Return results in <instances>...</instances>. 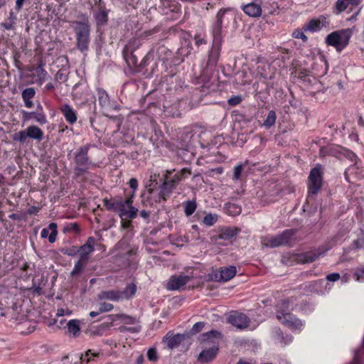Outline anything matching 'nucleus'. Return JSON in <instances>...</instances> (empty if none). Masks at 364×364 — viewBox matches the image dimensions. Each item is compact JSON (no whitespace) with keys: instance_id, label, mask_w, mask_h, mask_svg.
<instances>
[{"instance_id":"obj_12","label":"nucleus","mask_w":364,"mask_h":364,"mask_svg":"<svg viewBox=\"0 0 364 364\" xmlns=\"http://www.w3.org/2000/svg\"><path fill=\"white\" fill-rule=\"evenodd\" d=\"M152 34L150 31H141L136 33V35L129 41L126 48L128 50L133 51L139 48L142 41L146 39Z\"/></svg>"},{"instance_id":"obj_8","label":"nucleus","mask_w":364,"mask_h":364,"mask_svg":"<svg viewBox=\"0 0 364 364\" xmlns=\"http://www.w3.org/2000/svg\"><path fill=\"white\" fill-rule=\"evenodd\" d=\"M308 198L317 194L322 185V176L321 167L313 168L309 176Z\"/></svg>"},{"instance_id":"obj_48","label":"nucleus","mask_w":364,"mask_h":364,"mask_svg":"<svg viewBox=\"0 0 364 364\" xmlns=\"http://www.w3.org/2000/svg\"><path fill=\"white\" fill-rule=\"evenodd\" d=\"M27 134V129L25 131H21L18 134H16L14 139L19 141L21 142H24L27 138H28V135Z\"/></svg>"},{"instance_id":"obj_61","label":"nucleus","mask_w":364,"mask_h":364,"mask_svg":"<svg viewBox=\"0 0 364 364\" xmlns=\"http://www.w3.org/2000/svg\"><path fill=\"white\" fill-rule=\"evenodd\" d=\"M126 218H124L123 220H122V222H121L122 228L124 229L129 228L132 225L131 221L126 220Z\"/></svg>"},{"instance_id":"obj_46","label":"nucleus","mask_w":364,"mask_h":364,"mask_svg":"<svg viewBox=\"0 0 364 364\" xmlns=\"http://www.w3.org/2000/svg\"><path fill=\"white\" fill-rule=\"evenodd\" d=\"M321 255V253L318 252L317 251L310 252L306 253L305 255L306 262H311L316 260L319 256Z\"/></svg>"},{"instance_id":"obj_47","label":"nucleus","mask_w":364,"mask_h":364,"mask_svg":"<svg viewBox=\"0 0 364 364\" xmlns=\"http://www.w3.org/2000/svg\"><path fill=\"white\" fill-rule=\"evenodd\" d=\"M35 95L36 91L33 87L26 88L22 92V97L29 98L31 100L33 98Z\"/></svg>"},{"instance_id":"obj_3","label":"nucleus","mask_w":364,"mask_h":364,"mask_svg":"<svg viewBox=\"0 0 364 364\" xmlns=\"http://www.w3.org/2000/svg\"><path fill=\"white\" fill-rule=\"evenodd\" d=\"M353 33V28L333 31L326 36V43L328 46L334 47L336 50L341 51L348 46Z\"/></svg>"},{"instance_id":"obj_32","label":"nucleus","mask_w":364,"mask_h":364,"mask_svg":"<svg viewBox=\"0 0 364 364\" xmlns=\"http://www.w3.org/2000/svg\"><path fill=\"white\" fill-rule=\"evenodd\" d=\"M191 172L186 169L183 168L180 171L177 172L173 177V178H171L170 181L171 182H173L174 185L176 186V185L185 177L186 175H189Z\"/></svg>"},{"instance_id":"obj_9","label":"nucleus","mask_w":364,"mask_h":364,"mask_svg":"<svg viewBox=\"0 0 364 364\" xmlns=\"http://www.w3.org/2000/svg\"><path fill=\"white\" fill-rule=\"evenodd\" d=\"M133 195L126 200L122 198L119 199V203L122 205V208L117 209V212L119 213V215L123 220L124 218L132 219L136 217L138 209L132 205L133 203Z\"/></svg>"},{"instance_id":"obj_15","label":"nucleus","mask_w":364,"mask_h":364,"mask_svg":"<svg viewBox=\"0 0 364 364\" xmlns=\"http://www.w3.org/2000/svg\"><path fill=\"white\" fill-rule=\"evenodd\" d=\"M237 273V269L235 266L221 267L218 274H215V278L221 282H228Z\"/></svg>"},{"instance_id":"obj_60","label":"nucleus","mask_w":364,"mask_h":364,"mask_svg":"<svg viewBox=\"0 0 364 364\" xmlns=\"http://www.w3.org/2000/svg\"><path fill=\"white\" fill-rule=\"evenodd\" d=\"M223 234L226 235L229 237H232L237 235V230L233 229H228L224 232Z\"/></svg>"},{"instance_id":"obj_17","label":"nucleus","mask_w":364,"mask_h":364,"mask_svg":"<svg viewBox=\"0 0 364 364\" xmlns=\"http://www.w3.org/2000/svg\"><path fill=\"white\" fill-rule=\"evenodd\" d=\"M99 103L105 111L108 112L110 109H117V105L114 102H112L109 95L105 90L98 91Z\"/></svg>"},{"instance_id":"obj_45","label":"nucleus","mask_w":364,"mask_h":364,"mask_svg":"<svg viewBox=\"0 0 364 364\" xmlns=\"http://www.w3.org/2000/svg\"><path fill=\"white\" fill-rule=\"evenodd\" d=\"M113 308H114V306L112 304L106 303V302H101L99 304V306H98V309L100 310V312H101V313L110 311L111 310L113 309Z\"/></svg>"},{"instance_id":"obj_31","label":"nucleus","mask_w":364,"mask_h":364,"mask_svg":"<svg viewBox=\"0 0 364 364\" xmlns=\"http://www.w3.org/2000/svg\"><path fill=\"white\" fill-rule=\"evenodd\" d=\"M276 119L277 114L273 110L269 111L267 114L265 120L264 121L263 126L265 127L266 128H269L272 127L276 122Z\"/></svg>"},{"instance_id":"obj_6","label":"nucleus","mask_w":364,"mask_h":364,"mask_svg":"<svg viewBox=\"0 0 364 364\" xmlns=\"http://www.w3.org/2000/svg\"><path fill=\"white\" fill-rule=\"evenodd\" d=\"M294 234V231L293 230H286L280 235L263 237L262 239V244L264 246L269 247H276L287 245L290 242Z\"/></svg>"},{"instance_id":"obj_19","label":"nucleus","mask_w":364,"mask_h":364,"mask_svg":"<svg viewBox=\"0 0 364 364\" xmlns=\"http://www.w3.org/2000/svg\"><path fill=\"white\" fill-rule=\"evenodd\" d=\"M95 240L92 237H89L87 242L81 246L77 251L80 253V259L87 261L88 255L94 251Z\"/></svg>"},{"instance_id":"obj_20","label":"nucleus","mask_w":364,"mask_h":364,"mask_svg":"<svg viewBox=\"0 0 364 364\" xmlns=\"http://www.w3.org/2000/svg\"><path fill=\"white\" fill-rule=\"evenodd\" d=\"M57 224L51 223L49 224L48 228H43L41 230V236L42 238H46L48 237V241L50 243H53L56 240V236L58 234Z\"/></svg>"},{"instance_id":"obj_29","label":"nucleus","mask_w":364,"mask_h":364,"mask_svg":"<svg viewBox=\"0 0 364 364\" xmlns=\"http://www.w3.org/2000/svg\"><path fill=\"white\" fill-rule=\"evenodd\" d=\"M68 329L69 333H72L73 336H77L80 331V321L77 319L70 320L68 323Z\"/></svg>"},{"instance_id":"obj_7","label":"nucleus","mask_w":364,"mask_h":364,"mask_svg":"<svg viewBox=\"0 0 364 364\" xmlns=\"http://www.w3.org/2000/svg\"><path fill=\"white\" fill-rule=\"evenodd\" d=\"M88 150L89 146H85L80 147L75 153V170L77 173L86 172L92 166V163L90 161L88 158Z\"/></svg>"},{"instance_id":"obj_27","label":"nucleus","mask_w":364,"mask_h":364,"mask_svg":"<svg viewBox=\"0 0 364 364\" xmlns=\"http://www.w3.org/2000/svg\"><path fill=\"white\" fill-rule=\"evenodd\" d=\"M27 135H28V138L41 141L43 137V131L38 127L35 125L29 126L27 129Z\"/></svg>"},{"instance_id":"obj_28","label":"nucleus","mask_w":364,"mask_h":364,"mask_svg":"<svg viewBox=\"0 0 364 364\" xmlns=\"http://www.w3.org/2000/svg\"><path fill=\"white\" fill-rule=\"evenodd\" d=\"M16 16L13 11L9 13V16L5 20L4 22L1 23V26L6 30H13L16 24Z\"/></svg>"},{"instance_id":"obj_51","label":"nucleus","mask_w":364,"mask_h":364,"mask_svg":"<svg viewBox=\"0 0 364 364\" xmlns=\"http://www.w3.org/2000/svg\"><path fill=\"white\" fill-rule=\"evenodd\" d=\"M204 323L203 322H197L196 323L192 329H191V332L193 333H198L199 331H200L203 327H204Z\"/></svg>"},{"instance_id":"obj_42","label":"nucleus","mask_w":364,"mask_h":364,"mask_svg":"<svg viewBox=\"0 0 364 364\" xmlns=\"http://www.w3.org/2000/svg\"><path fill=\"white\" fill-rule=\"evenodd\" d=\"M161 54H165V55H167L168 56H169L171 55V52L166 48H165L164 46L159 47L157 49L156 55L158 57V59L161 61H165L166 58L162 57Z\"/></svg>"},{"instance_id":"obj_16","label":"nucleus","mask_w":364,"mask_h":364,"mask_svg":"<svg viewBox=\"0 0 364 364\" xmlns=\"http://www.w3.org/2000/svg\"><path fill=\"white\" fill-rule=\"evenodd\" d=\"M226 17L225 14H221L217 16V20L212 26V33L213 36V43L215 44H221V29L223 24H222V19Z\"/></svg>"},{"instance_id":"obj_57","label":"nucleus","mask_w":364,"mask_h":364,"mask_svg":"<svg viewBox=\"0 0 364 364\" xmlns=\"http://www.w3.org/2000/svg\"><path fill=\"white\" fill-rule=\"evenodd\" d=\"M121 317L123 318L124 323L128 324H133L136 321V319L134 318L127 315H122Z\"/></svg>"},{"instance_id":"obj_2","label":"nucleus","mask_w":364,"mask_h":364,"mask_svg":"<svg viewBox=\"0 0 364 364\" xmlns=\"http://www.w3.org/2000/svg\"><path fill=\"white\" fill-rule=\"evenodd\" d=\"M293 309V304L289 300H284L277 305V318L284 325L294 331H301L304 323L296 318L289 311Z\"/></svg>"},{"instance_id":"obj_59","label":"nucleus","mask_w":364,"mask_h":364,"mask_svg":"<svg viewBox=\"0 0 364 364\" xmlns=\"http://www.w3.org/2000/svg\"><path fill=\"white\" fill-rule=\"evenodd\" d=\"M241 102V98L240 97H231L228 100V103L230 105H237Z\"/></svg>"},{"instance_id":"obj_36","label":"nucleus","mask_w":364,"mask_h":364,"mask_svg":"<svg viewBox=\"0 0 364 364\" xmlns=\"http://www.w3.org/2000/svg\"><path fill=\"white\" fill-rule=\"evenodd\" d=\"M184 212L187 216L191 215L196 209V203L195 201L188 200L184 204Z\"/></svg>"},{"instance_id":"obj_53","label":"nucleus","mask_w":364,"mask_h":364,"mask_svg":"<svg viewBox=\"0 0 364 364\" xmlns=\"http://www.w3.org/2000/svg\"><path fill=\"white\" fill-rule=\"evenodd\" d=\"M340 274L338 273H332L326 277V279L328 282H336L340 279Z\"/></svg>"},{"instance_id":"obj_56","label":"nucleus","mask_w":364,"mask_h":364,"mask_svg":"<svg viewBox=\"0 0 364 364\" xmlns=\"http://www.w3.org/2000/svg\"><path fill=\"white\" fill-rule=\"evenodd\" d=\"M160 2L161 4V6L165 8L168 9L172 6L173 3L174 2V0H160Z\"/></svg>"},{"instance_id":"obj_18","label":"nucleus","mask_w":364,"mask_h":364,"mask_svg":"<svg viewBox=\"0 0 364 364\" xmlns=\"http://www.w3.org/2000/svg\"><path fill=\"white\" fill-rule=\"evenodd\" d=\"M60 110L63 114L67 122L70 124H73L77 122V112L73 107L68 104H64L60 107Z\"/></svg>"},{"instance_id":"obj_4","label":"nucleus","mask_w":364,"mask_h":364,"mask_svg":"<svg viewBox=\"0 0 364 364\" xmlns=\"http://www.w3.org/2000/svg\"><path fill=\"white\" fill-rule=\"evenodd\" d=\"M220 45L213 43V47L210 51L208 60L205 69L203 71L200 75L201 82H207L212 74L213 68L216 65L220 53Z\"/></svg>"},{"instance_id":"obj_49","label":"nucleus","mask_w":364,"mask_h":364,"mask_svg":"<svg viewBox=\"0 0 364 364\" xmlns=\"http://www.w3.org/2000/svg\"><path fill=\"white\" fill-rule=\"evenodd\" d=\"M292 36L295 38H301L304 41H307L306 36L304 33V32L301 30H299V29L295 30L293 32Z\"/></svg>"},{"instance_id":"obj_14","label":"nucleus","mask_w":364,"mask_h":364,"mask_svg":"<svg viewBox=\"0 0 364 364\" xmlns=\"http://www.w3.org/2000/svg\"><path fill=\"white\" fill-rule=\"evenodd\" d=\"M328 24L327 19L325 16H321L317 18L311 19L306 23L304 29L305 31L316 32L320 31L322 28L326 27Z\"/></svg>"},{"instance_id":"obj_52","label":"nucleus","mask_w":364,"mask_h":364,"mask_svg":"<svg viewBox=\"0 0 364 364\" xmlns=\"http://www.w3.org/2000/svg\"><path fill=\"white\" fill-rule=\"evenodd\" d=\"M72 314V311H70L69 309H58L56 313V315L58 316H63L65 315L66 316H70Z\"/></svg>"},{"instance_id":"obj_39","label":"nucleus","mask_w":364,"mask_h":364,"mask_svg":"<svg viewBox=\"0 0 364 364\" xmlns=\"http://www.w3.org/2000/svg\"><path fill=\"white\" fill-rule=\"evenodd\" d=\"M218 220V215L215 214H208L206 215L203 220V223L207 226H212L214 225Z\"/></svg>"},{"instance_id":"obj_40","label":"nucleus","mask_w":364,"mask_h":364,"mask_svg":"<svg viewBox=\"0 0 364 364\" xmlns=\"http://www.w3.org/2000/svg\"><path fill=\"white\" fill-rule=\"evenodd\" d=\"M195 44L198 47L201 45H205L207 43V41L205 40V34L204 33H197L194 36Z\"/></svg>"},{"instance_id":"obj_37","label":"nucleus","mask_w":364,"mask_h":364,"mask_svg":"<svg viewBox=\"0 0 364 364\" xmlns=\"http://www.w3.org/2000/svg\"><path fill=\"white\" fill-rule=\"evenodd\" d=\"M85 261L79 259L77 261L75 264V266L73 269V270L70 272L71 276H76L79 274L83 269L85 267Z\"/></svg>"},{"instance_id":"obj_43","label":"nucleus","mask_w":364,"mask_h":364,"mask_svg":"<svg viewBox=\"0 0 364 364\" xmlns=\"http://www.w3.org/2000/svg\"><path fill=\"white\" fill-rule=\"evenodd\" d=\"M354 277L357 282H364V267H358L354 273Z\"/></svg>"},{"instance_id":"obj_23","label":"nucleus","mask_w":364,"mask_h":364,"mask_svg":"<svg viewBox=\"0 0 364 364\" xmlns=\"http://www.w3.org/2000/svg\"><path fill=\"white\" fill-rule=\"evenodd\" d=\"M23 118L24 121H28L31 118H33L37 122L41 124H44L47 122L46 117L43 112H23Z\"/></svg>"},{"instance_id":"obj_13","label":"nucleus","mask_w":364,"mask_h":364,"mask_svg":"<svg viewBox=\"0 0 364 364\" xmlns=\"http://www.w3.org/2000/svg\"><path fill=\"white\" fill-rule=\"evenodd\" d=\"M173 171L167 170L165 176V180L160 188L159 196L163 200H166L168 198L173 190L176 188L173 182H171L169 178V175L172 173Z\"/></svg>"},{"instance_id":"obj_10","label":"nucleus","mask_w":364,"mask_h":364,"mask_svg":"<svg viewBox=\"0 0 364 364\" xmlns=\"http://www.w3.org/2000/svg\"><path fill=\"white\" fill-rule=\"evenodd\" d=\"M190 279L191 277L186 275H174L168 279L166 287L168 290H179L182 289Z\"/></svg>"},{"instance_id":"obj_55","label":"nucleus","mask_w":364,"mask_h":364,"mask_svg":"<svg viewBox=\"0 0 364 364\" xmlns=\"http://www.w3.org/2000/svg\"><path fill=\"white\" fill-rule=\"evenodd\" d=\"M139 330H140V328L139 327H136V326H135V327H129V328L122 327L120 328V331L122 332L127 331H129V332H131V333H137V332L139 331Z\"/></svg>"},{"instance_id":"obj_34","label":"nucleus","mask_w":364,"mask_h":364,"mask_svg":"<svg viewBox=\"0 0 364 364\" xmlns=\"http://www.w3.org/2000/svg\"><path fill=\"white\" fill-rule=\"evenodd\" d=\"M226 213L232 216L239 215L241 213V208L234 203H228L226 205Z\"/></svg>"},{"instance_id":"obj_58","label":"nucleus","mask_w":364,"mask_h":364,"mask_svg":"<svg viewBox=\"0 0 364 364\" xmlns=\"http://www.w3.org/2000/svg\"><path fill=\"white\" fill-rule=\"evenodd\" d=\"M91 356H96V354L92 353V351L90 350L86 352L85 355H82V360H85L86 362H89L91 360Z\"/></svg>"},{"instance_id":"obj_24","label":"nucleus","mask_w":364,"mask_h":364,"mask_svg":"<svg viewBox=\"0 0 364 364\" xmlns=\"http://www.w3.org/2000/svg\"><path fill=\"white\" fill-rule=\"evenodd\" d=\"M122 296L121 291L114 290L105 291L98 295L100 300H109L112 301L121 300Z\"/></svg>"},{"instance_id":"obj_44","label":"nucleus","mask_w":364,"mask_h":364,"mask_svg":"<svg viewBox=\"0 0 364 364\" xmlns=\"http://www.w3.org/2000/svg\"><path fill=\"white\" fill-rule=\"evenodd\" d=\"M147 358L150 361L155 362L158 360V354L155 348H151L147 351Z\"/></svg>"},{"instance_id":"obj_5","label":"nucleus","mask_w":364,"mask_h":364,"mask_svg":"<svg viewBox=\"0 0 364 364\" xmlns=\"http://www.w3.org/2000/svg\"><path fill=\"white\" fill-rule=\"evenodd\" d=\"M75 24L77 47L84 52L87 50L90 43V26L86 22H76Z\"/></svg>"},{"instance_id":"obj_50","label":"nucleus","mask_w":364,"mask_h":364,"mask_svg":"<svg viewBox=\"0 0 364 364\" xmlns=\"http://www.w3.org/2000/svg\"><path fill=\"white\" fill-rule=\"evenodd\" d=\"M36 72L38 73V76L40 79L41 83H42V82H43L46 78L47 72L45 70H43L41 67L38 68Z\"/></svg>"},{"instance_id":"obj_63","label":"nucleus","mask_w":364,"mask_h":364,"mask_svg":"<svg viewBox=\"0 0 364 364\" xmlns=\"http://www.w3.org/2000/svg\"><path fill=\"white\" fill-rule=\"evenodd\" d=\"M62 252L65 255H70V256H73V255H75L77 252V250H69V249H63L62 250Z\"/></svg>"},{"instance_id":"obj_41","label":"nucleus","mask_w":364,"mask_h":364,"mask_svg":"<svg viewBox=\"0 0 364 364\" xmlns=\"http://www.w3.org/2000/svg\"><path fill=\"white\" fill-rule=\"evenodd\" d=\"M245 165L242 164H237L234 167L233 169V177L234 181L239 180L241 177L242 172L244 169Z\"/></svg>"},{"instance_id":"obj_35","label":"nucleus","mask_w":364,"mask_h":364,"mask_svg":"<svg viewBox=\"0 0 364 364\" xmlns=\"http://www.w3.org/2000/svg\"><path fill=\"white\" fill-rule=\"evenodd\" d=\"M105 205L106 206L107 209L114 212H117V209L122 207V205L119 203V199L114 200H105Z\"/></svg>"},{"instance_id":"obj_38","label":"nucleus","mask_w":364,"mask_h":364,"mask_svg":"<svg viewBox=\"0 0 364 364\" xmlns=\"http://www.w3.org/2000/svg\"><path fill=\"white\" fill-rule=\"evenodd\" d=\"M95 17L97 21V24L102 25L104 24L107 21V14L106 11L103 10H100L95 14Z\"/></svg>"},{"instance_id":"obj_21","label":"nucleus","mask_w":364,"mask_h":364,"mask_svg":"<svg viewBox=\"0 0 364 364\" xmlns=\"http://www.w3.org/2000/svg\"><path fill=\"white\" fill-rule=\"evenodd\" d=\"M184 339V336L181 334H176V335H170L168 333L164 338V342H166L167 346L173 349L178 346V345L183 341Z\"/></svg>"},{"instance_id":"obj_25","label":"nucleus","mask_w":364,"mask_h":364,"mask_svg":"<svg viewBox=\"0 0 364 364\" xmlns=\"http://www.w3.org/2000/svg\"><path fill=\"white\" fill-rule=\"evenodd\" d=\"M360 3V0H338L336 2L335 7L338 13L344 11L349 6H358Z\"/></svg>"},{"instance_id":"obj_30","label":"nucleus","mask_w":364,"mask_h":364,"mask_svg":"<svg viewBox=\"0 0 364 364\" xmlns=\"http://www.w3.org/2000/svg\"><path fill=\"white\" fill-rule=\"evenodd\" d=\"M221 14H225L226 17L222 19V24L228 25L230 20H232L235 17V11L230 9L220 10L218 11L217 16H220Z\"/></svg>"},{"instance_id":"obj_64","label":"nucleus","mask_w":364,"mask_h":364,"mask_svg":"<svg viewBox=\"0 0 364 364\" xmlns=\"http://www.w3.org/2000/svg\"><path fill=\"white\" fill-rule=\"evenodd\" d=\"M154 57H155V53H154V51L153 50H150L147 55L145 56V60H154Z\"/></svg>"},{"instance_id":"obj_1","label":"nucleus","mask_w":364,"mask_h":364,"mask_svg":"<svg viewBox=\"0 0 364 364\" xmlns=\"http://www.w3.org/2000/svg\"><path fill=\"white\" fill-rule=\"evenodd\" d=\"M220 338V333L217 331H210L200 336L203 350L198 355V361L208 363L216 357Z\"/></svg>"},{"instance_id":"obj_33","label":"nucleus","mask_w":364,"mask_h":364,"mask_svg":"<svg viewBox=\"0 0 364 364\" xmlns=\"http://www.w3.org/2000/svg\"><path fill=\"white\" fill-rule=\"evenodd\" d=\"M136 287L134 284H130L127 286L125 289L123 291H121L122 299H128L136 293Z\"/></svg>"},{"instance_id":"obj_62","label":"nucleus","mask_w":364,"mask_h":364,"mask_svg":"<svg viewBox=\"0 0 364 364\" xmlns=\"http://www.w3.org/2000/svg\"><path fill=\"white\" fill-rule=\"evenodd\" d=\"M24 102L25 106L27 108H31L33 106V103L29 98L22 97Z\"/></svg>"},{"instance_id":"obj_11","label":"nucleus","mask_w":364,"mask_h":364,"mask_svg":"<svg viewBox=\"0 0 364 364\" xmlns=\"http://www.w3.org/2000/svg\"><path fill=\"white\" fill-rule=\"evenodd\" d=\"M228 321L237 328H247L250 322L245 314L237 311L232 312L230 314Z\"/></svg>"},{"instance_id":"obj_26","label":"nucleus","mask_w":364,"mask_h":364,"mask_svg":"<svg viewBox=\"0 0 364 364\" xmlns=\"http://www.w3.org/2000/svg\"><path fill=\"white\" fill-rule=\"evenodd\" d=\"M273 337L275 342L281 346H286L292 341V336L289 335L284 336L280 329L274 331Z\"/></svg>"},{"instance_id":"obj_22","label":"nucleus","mask_w":364,"mask_h":364,"mask_svg":"<svg viewBox=\"0 0 364 364\" xmlns=\"http://www.w3.org/2000/svg\"><path fill=\"white\" fill-rule=\"evenodd\" d=\"M243 11L251 17H258L262 14V8L255 3L248 4L242 7Z\"/></svg>"},{"instance_id":"obj_54","label":"nucleus","mask_w":364,"mask_h":364,"mask_svg":"<svg viewBox=\"0 0 364 364\" xmlns=\"http://www.w3.org/2000/svg\"><path fill=\"white\" fill-rule=\"evenodd\" d=\"M129 186L134 190L132 195L134 196V191L138 187V181L136 178H131L129 182Z\"/></svg>"}]
</instances>
